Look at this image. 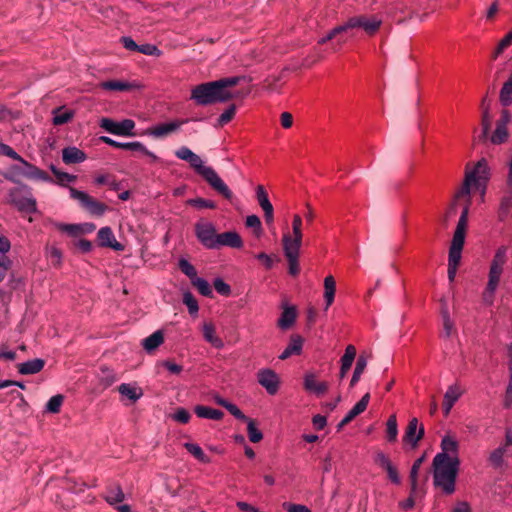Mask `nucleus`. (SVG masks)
I'll return each mask as SVG.
<instances>
[{
    "label": "nucleus",
    "mask_w": 512,
    "mask_h": 512,
    "mask_svg": "<svg viewBox=\"0 0 512 512\" xmlns=\"http://www.w3.org/2000/svg\"><path fill=\"white\" fill-rule=\"evenodd\" d=\"M490 177L491 169L485 158H481L473 167L467 166L465 169L463 183L460 189L455 193L454 200L444 216V222L446 223L448 218L455 213L456 203L458 201H463V209L456 229L467 231L472 194L478 193L480 202H484Z\"/></svg>",
    "instance_id": "1"
},
{
    "label": "nucleus",
    "mask_w": 512,
    "mask_h": 512,
    "mask_svg": "<svg viewBox=\"0 0 512 512\" xmlns=\"http://www.w3.org/2000/svg\"><path fill=\"white\" fill-rule=\"evenodd\" d=\"M441 451L432 461L433 484L446 495L456 491V479L460 468L459 442L447 434L442 437Z\"/></svg>",
    "instance_id": "2"
},
{
    "label": "nucleus",
    "mask_w": 512,
    "mask_h": 512,
    "mask_svg": "<svg viewBox=\"0 0 512 512\" xmlns=\"http://www.w3.org/2000/svg\"><path fill=\"white\" fill-rule=\"evenodd\" d=\"M239 81V77H229L202 83L192 89L191 99L202 106L228 101L233 97L229 88L237 85Z\"/></svg>",
    "instance_id": "3"
},
{
    "label": "nucleus",
    "mask_w": 512,
    "mask_h": 512,
    "mask_svg": "<svg viewBox=\"0 0 512 512\" xmlns=\"http://www.w3.org/2000/svg\"><path fill=\"white\" fill-rule=\"evenodd\" d=\"M507 252L508 249L506 246L499 247L490 263L488 282L483 292V301L488 305L493 303L494 294L499 286L504 266L507 262Z\"/></svg>",
    "instance_id": "4"
},
{
    "label": "nucleus",
    "mask_w": 512,
    "mask_h": 512,
    "mask_svg": "<svg viewBox=\"0 0 512 512\" xmlns=\"http://www.w3.org/2000/svg\"><path fill=\"white\" fill-rule=\"evenodd\" d=\"M188 163L191 168H193L196 173L201 175L207 181V183L219 194H221L226 199L232 198L233 193L226 185V183L212 167L206 166L204 164L203 159L199 155L196 154V156H194V158Z\"/></svg>",
    "instance_id": "5"
},
{
    "label": "nucleus",
    "mask_w": 512,
    "mask_h": 512,
    "mask_svg": "<svg viewBox=\"0 0 512 512\" xmlns=\"http://www.w3.org/2000/svg\"><path fill=\"white\" fill-rule=\"evenodd\" d=\"M347 35L354 29H362L368 35L375 34L382 24V18L376 15H355L344 23Z\"/></svg>",
    "instance_id": "6"
},
{
    "label": "nucleus",
    "mask_w": 512,
    "mask_h": 512,
    "mask_svg": "<svg viewBox=\"0 0 512 512\" xmlns=\"http://www.w3.org/2000/svg\"><path fill=\"white\" fill-rule=\"evenodd\" d=\"M8 201L24 213L36 212V200L27 186H21L10 190Z\"/></svg>",
    "instance_id": "7"
},
{
    "label": "nucleus",
    "mask_w": 512,
    "mask_h": 512,
    "mask_svg": "<svg viewBox=\"0 0 512 512\" xmlns=\"http://www.w3.org/2000/svg\"><path fill=\"white\" fill-rule=\"evenodd\" d=\"M20 165L11 167L10 174H6L5 178L13 181V175L23 176L33 180H40L44 182H52V179L47 173L39 169L38 167L28 163L21 157V160H17Z\"/></svg>",
    "instance_id": "8"
},
{
    "label": "nucleus",
    "mask_w": 512,
    "mask_h": 512,
    "mask_svg": "<svg viewBox=\"0 0 512 512\" xmlns=\"http://www.w3.org/2000/svg\"><path fill=\"white\" fill-rule=\"evenodd\" d=\"M69 193L72 199L76 200L82 208L92 215L102 216L107 210V206L105 204L95 200L84 191L69 187Z\"/></svg>",
    "instance_id": "9"
},
{
    "label": "nucleus",
    "mask_w": 512,
    "mask_h": 512,
    "mask_svg": "<svg viewBox=\"0 0 512 512\" xmlns=\"http://www.w3.org/2000/svg\"><path fill=\"white\" fill-rule=\"evenodd\" d=\"M195 234L202 245L209 249H216V228L212 222L200 220L195 225Z\"/></svg>",
    "instance_id": "10"
},
{
    "label": "nucleus",
    "mask_w": 512,
    "mask_h": 512,
    "mask_svg": "<svg viewBox=\"0 0 512 512\" xmlns=\"http://www.w3.org/2000/svg\"><path fill=\"white\" fill-rule=\"evenodd\" d=\"M100 127L105 131L117 136H134L135 122L131 119L114 121L110 118H102Z\"/></svg>",
    "instance_id": "11"
},
{
    "label": "nucleus",
    "mask_w": 512,
    "mask_h": 512,
    "mask_svg": "<svg viewBox=\"0 0 512 512\" xmlns=\"http://www.w3.org/2000/svg\"><path fill=\"white\" fill-rule=\"evenodd\" d=\"M304 390L316 397H322L329 389V384L326 381L319 380L318 375L314 371H307L303 376Z\"/></svg>",
    "instance_id": "12"
},
{
    "label": "nucleus",
    "mask_w": 512,
    "mask_h": 512,
    "mask_svg": "<svg viewBox=\"0 0 512 512\" xmlns=\"http://www.w3.org/2000/svg\"><path fill=\"white\" fill-rule=\"evenodd\" d=\"M258 383L266 390L270 395H275L280 388V377L279 375L270 368H262L257 372Z\"/></svg>",
    "instance_id": "13"
},
{
    "label": "nucleus",
    "mask_w": 512,
    "mask_h": 512,
    "mask_svg": "<svg viewBox=\"0 0 512 512\" xmlns=\"http://www.w3.org/2000/svg\"><path fill=\"white\" fill-rule=\"evenodd\" d=\"M466 231L455 229L449 248L448 265L458 266L465 243Z\"/></svg>",
    "instance_id": "14"
},
{
    "label": "nucleus",
    "mask_w": 512,
    "mask_h": 512,
    "mask_svg": "<svg viewBox=\"0 0 512 512\" xmlns=\"http://www.w3.org/2000/svg\"><path fill=\"white\" fill-rule=\"evenodd\" d=\"M303 221L300 215L295 214L292 221V233L285 232L282 236L283 246L301 247L303 240Z\"/></svg>",
    "instance_id": "15"
},
{
    "label": "nucleus",
    "mask_w": 512,
    "mask_h": 512,
    "mask_svg": "<svg viewBox=\"0 0 512 512\" xmlns=\"http://www.w3.org/2000/svg\"><path fill=\"white\" fill-rule=\"evenodd\" d=\"M280 308L281 314L277 320V327L283 331L289 330L296 323L298 315L296 306L291 305L287 301H284L281 303Z\"/></svg>",
    "instance_id": "16"
},
{
    "label": "nucleus",
    "mask_w": 512,
    "mask_h": 512,
    "mask_svg": "<svg viewBox=\"0 0 512 512\" xmlns=\"http://www.w3.org/2000/svg\"><path fill=\"white\" fill-rule=\"evenodd\" d=\"M121 401L136 403L143 396V389L137 383H122L118 386Z\"/></svg>",
    "instance_id": "17"
},
{
    "label": "nucleus",
    "mask_w": 512,
    "mask_h": 512,
    "mask_svg": "<svg viewBox=\"0 0 512 512\" xmlns=\"http://www.w3.org/2000/svg\"><path fill=\"white\" fill-rule=\"evenodd\" d=\"M375 463L386 471L387 476L392 483L396 485L400 484L401 479L398 474V470L387 455L381 451L377 452L375 455Z\"/></svg>",
    "instance_id": "18"
},
{
    "label": "nucleus",
    "mask_w": 512,
    "mask_h": 512,
    "mask_svg": "<svg viewBox=\"0 0 512 512\" xmlns=\"http://www.w3.org/2000/svg\"><path fill=\"white\" fill-rule=\"evenodd\" d=\"M424 435L423 426L419 425L417 418H412L405 431V435L403 437V441L407 444H410L412 448H415L419 442V440Z\"/></svg>",
    "instance_id": "19"
},
{
    "label": "nucleus",
    "mask_w": 512,
    "mask_h": 512,
    "mask_svg": "<svg viewBox=\"0 0 512 512\" xmlns=\"http://www.w3.org/2000/svg\"><path fill=\"white\" fill-rule=\"evenodd\" d=\"M464 394V389L461 387L459 383H454L450 385L443 398V412L445 415H448L453 408L454 404L460 399V397Z\"/></svg>",
    "instance_id": "20"
},
{
    "label": "nucleus",
    "mask_w": 512,
    "mask_h": 512,
    "mask_svg": "<svg viewBox=\"0 0 512 512\" xmlns=\"http://www.w3.org/2000/svg\"><path fill=\"white\" fill-rule=\"evenodd\" d=\"M97 237L101 246L112 248L115 251H122L124 249L123 245L115 239L114 233L110 227H102L98 231Z\"/></svg>",
    "instance_id": "21"
},
{
    "label": "nucleus",
    "mask_w": 512,
    "mask_h": 512,
    "mask_svg": "<svg viewBox=\"0 0 512 512\" xmlns=\"http://www.w3.org/2000/svg\"><path fill=\"white\" fill-rule=\"evenodd\" d=\"M227 246L231 248H241L243 246V241L240 235L235 231H227L221 234H218L216 240V248Z\"/></svg>",
    "instance_id": "22"
},
{
    "label": "nucleus",
    "mask_w": 512,
    "mask_h": 512,
    "mask_svg": "<svg viewBox=\"0 0 512 512\" xmlns=\"http://www.w3.org/2000/svg\"><path fill=\"white\" fill-rule=\"evenodd\" d=\"M186 122V120H174L171 122L161 123L154 126L150 134L154 137L161 138L165 137L173 132H176Z\"/></svg>",
    "instance_id": "23"
},
{
    "label": "nucleus",
    "mask_w": 512,
    "mask_h": 512,
    "mask_svg": "<svg viewBox=\"0 0 512 512\" xmlns=\"http://www.w3.org/2000/svg\"><path fill=\"white\" fill-rule=\"evenodd\" d=\"M164 339V332L156 330L148 337L142 339L141 346L148 354H151L164 343Z\"/></svg>",
    "instance_id": "24"
},
{
    "label": "nucleus",
    "mask_w": 512,
    "mask_h": 512,
    "mask_svg": "<svg viewBox=\"0 0 512 512\" xmlns=\"http://www.w3.org/2000/svg\"><path fill=\"white\" fill-rule=\"evenodd\" d=\"M203 338L206 342L217 349L224 347L223 340L217 335L214 324L206 322L202 325Z\"/></svg>",
    "instance_id": "25"
},
{
    "label": "nucleus",
    "mask_w": 512,
    "mask_h": 512,
    "mask_svg": "<svg viewBox=\"0 0 512 512\" xmlns=\"http://www.w3.org/2000/svg\"><path fill=\"white\" fill-rule=\"evenodd\" d=\"M87 159L86 154L75 146H69L62 150V160L65 164L82 163Z\"/></svg>",
    "instance_id": "26"
},
{
    "label": "nucleus",
    "mask_w": 512,
    "mask_h": 512,
    "mask_svg": "<svg viewBox=\"0 0 512 512\" xmlns=\"http://www.w3.org/2000/svg\"><path fill=\"white\" fill-rule=\"evenodd\" d=\"M301 247L283 246L284 255L288 261L289 273L291 275H297L299 273L298 258Z\"/></svg>",
    "instance_id": "27"
},
{
    "label": "nucleus",
    "mask_w": 512,
    "mask_h": 512,
    "mask_svg": "<svg viewBox=\"0 0 512 512\" xmlns=\"http://www.w3.org/2000/svg\"><path fill=\"white\" fill-rule=\"evenodd\" d=\"M303 338L299 335H292L290 341L284 351L280 354L279 358L285 360L292 355H299L302 352Z\"/></svg>",
    "instance_id": "28"
},
{
    "label": "nucleus",
    "mask_w": 512,
    "mask_h": 512,
    "mask_svg": "<svg viewBox=\"0 0 512 512\" xmlns=\"http://www.w3.org/2000/svg\"><path fill=\"white\" fill-rule=\"evenodd\" d=\"M99 140L107 145H110L112 147L119 148V149L133 150V151H138V150L144 149V145L139 141L124 143V142L115 141L108 136H101L99 138Z\"/></svg>",
    "instance_id": "29"
},
{
    "label": "nucleus",
    "mask_w": 512,
    "mask_h": 512,
    "mask_svg": "<svg viewBox=\"0 0 512 512\" xmlns=\"http://www.w3.org/2000/svg\"><path fill=\"white\" fill-rule=\"evenodd\" d=\"M336 292V281L332 275H328L324 279V300L325 310H327L334 302Z\"/></svg>",
    "instance_id": "30"
},
{
    "label": "nucleus",
    "mask_w": 512,
    "mask_h": 512,
    "mask_svg": "<svg viewBox=\"0 0 512 512\" xmlns=\"http://www.w3.org/2000/svg\"><path fill=\"white\" fill-rule=\"evenodd\" d=\"M344 34H347L346 29L344 27V24L338 25V26L334 27L330 32H328L327 35L321 37L318 40V44H320V45L325 44L326 42H328V41L336 38L337 36H339L336 39V43L341 46L347 40V38H345L343 36Z\"/></svg>",
    "instance_id": "31"
},
{
    "label": "nucleus",
    "mask_w": 512,
    "mask_h": 512,
    "mask_svg": "<svg viewBox=\"0 0 512 512\" xmlns=\"http://www.w3.org/2000/svg\"><path fill=\"white\" fill-rule=\"evenodd\" d=\"M344 34H347L346 29L344 27V24L338 25V26L334 27L330 32H328L327 35L321 37L318 40V44H320V45L325 44L326 42H328V41L336 38L337 36H339L336 39V43L341 46L347 40V38H345L343 36Z\"/></svg>",
    "instance_id": "32"
},
{
    "label": "nucleus",
    "mask_w": 512,
    "mask_h": 512,
    "mask_svg": "<svg viewBox=\"0 0 512 512\" xmlns=\"http://www.w3.org/2000/svg\"><path fill=\"white\" fill-rule=\"evenodd\" d=\"M194 411L199 418L204 419L221 420L224 416L222 411L203 405L196 406Z\"/></svg>",
    "instance_id": "33"
},
{
    "label": "nucleus",
    "mask_w": 512,
    "mask_h": 512,
    "mask_svg": "<svg viewBox=\"0 0 512 512\" xmlns=\"http://www.w3.org/2000/svg\"><path fill=\"white\" fill-rule=\"evenodd\" d=\"M44 367V361L41 359H33L18 365L21 374H35L40 372Z\"/></svg>",
    "instance_id": "34"
},
{
    "label": "nucleus",
    "mask_w": 512,
    "mask_h": 512,
    "mask_svg": "<svg viewBox=\"0 0 512 512\" xmlns=\"http://www.w3.org/2000/svg\"><path fill=\"white\" fill-rule=\"evenodd\" d=\"M53 114V124L54 125H63L72 120L74 117V111L70 109H66L64 107L56 108L52 111Z\"/></svg>",
    "instance_id": "35"
},
{
    "label": "nucleus",
    "mask_w": 512,
    "mask_h": 512,
    "mask_svg": "<svg viewBox=\"0 0 512 512\" xmlns=\"http://www.w3.org/2000/svg\"><path fill=\"white\" fill-rule=\"evenodd\" d=\"M185 449L199 462L209 464L211 458L203 451V449L196 443L186 442L184 443Z\"/></svg>",
    "instance_id": "36"
},
{
    "label": "nucleus",
    "mask_w": 512,
    "mask_h": 512,
    "mask_svg": "<svg viewBox=\"0 0 512 512\" xmlns=\"http://www.w3.org/2000/svg\"><path fill=\"white\" fill-rule=\"evenodd\" d=\"M97 379L101 388L106 389L116 382L117 377L113 370L108 367H102L97 375Z\"/></svg>",
    "instance_id": "37"
},
{
    "label": "nucleus",
    "mask_w": 512,
    "mask_h": 512,
    "mask_svg": "<svg viewBox=\"0 0 512 512\" xmlns=\"http://www.w3.org/2000/svg\"><path fill=\"white\" fill-rule=\"evenodd\" d=\"M247 423V433L249 440L253 443H258L263 439L262 432L256 427V423L253 419L248 418L245 415V419H240Z\"/></svg>",
    "instance_id": "38"
},
{
    "label": "nucleus",
    "mask_w": 512,
    "mask_h": 512,
    "mask_svg": "<svg viewBox=\"0 0 512 512\" xmlns=\"http://www.w3.org/2000/svg\"><path fill=\"white\" fill-rule=\"evenodd\" d=\"M499 100L503 106L512 104V72L500 90Z\"/></svg>",
    "instance_id": "39"
},
{
    "label": "nucleus",
    "mask_w": 512,
    "mask_h": 512,
    "mask_svg": "<svg viewBox=\"0 0 512 512\" xmlns=\"http://www.w3.org/2000/svg\"><path fill=\"white\" fill-rule=\"evenodd\" d=\"M441 317L443 322V335L446 338L451 337L455 332L454 322L450 318L448 308L444 306L441 310Z\"/></svg>",
    "instance_id": "40"
},
{
    "label": "nucleus",
    "mask_w": 512,
    "mask_h": 512,
    "mask_svg": "<svg viewBox=\"0 0 512 512\" xmlns=\"http://www.w3.org/2000/svg\"><path fill=\"white\" fill-rule=\"evenodd\" d=\"M100 87L110 91H127L130 90L133 85L127 81L111 80L100 83Z\"/></svg>",
    "instance_id": "41"
},
{
    "label": "nucleus",
    "mask_w": 512,
    "mask_h": 512,
    "mask_svg": "<svg viewBox=\"0 0 512 512\" xmlns=\"http://www.w3.org/2000/svg\"><path fill=\"white\" fill-rule=\"evenodd\" d=\"M214 401L218 405L226 408L236 419H245V414L235 404L225 400L220 396H215Z\"/></svg>",
    "instance_id": "42"
},
{
    "label": "nucleus",
    "mask_w": 512,
    "mask_h": 512,
    "mask_svg": "<svg viewBox=\"0 0 512 512\" xmlns=\"http://www.w3.org/2000/svg\"><path fill=\"white\" fill-rule=\"evenodd\" d=\"M124 498H125V495H124L121 487L118 485L111 486L110 488H108L106 495H105L106 501L111 505L122 502L124 500Z\"/></svg>",
    "instance_id": "43"
},
{
    "label": "nucleus",
    "mask_w": 512,
    "mask_h": 512,
    "mask_svg": "<svg viewBox=\"0 0 512 512\" xmlns=\"http://www.w3.org/2000/svg\"><path fill=\"white\" fill-rule=\"evenodd\" d=\"M366 366H367V359L363 355L359 356L357 359V362H356V366L353 371L352 378L350 380V387H354L358 383V381L361 378V375L363 374L364 370L366 369Z\"/></svg>",
    "instance_id": "44"
},
{
    "label": "nucleus",
    "mask_w": 512,
    "mask_h": 512,
    "mask_svg": "<svg viewBox=\"0 0 512 512\" xmlns=\"http://www.w3.org/2000/svg\"><path fill=\"white\" fill-rule=\"evenodd\" d=\"M508 137L509 133L507 127L496 124L495 131L491 135L490 141L492 144L499 145L505 143L508 140Z\"/></svg>",
    "instance_id": "45"
},
{
    "label": "nucleus",
    "mask_w": 512,
    "mask_h": 512,
    "mask_svg": "<svg viewBox=\"0 0 512 512\" xmlns=\"http://www.w3.org/2000/svg\"><path fill=\"white\" fill-rule=\"evenodd\" d=\"M398 436V425L395 415H391L386 422V438L389 442H395Z\"/></svg>",
    "instance_id": "46"
},
{
    "label": "nucleus",
    "mask_w": 512,
    "mask_h": 512,
    "mask_svg": "<svg viewBox=\"0 0 512 512\" xmlns=\"http://www.w3.org/2000/svg\"><path fill=\"white\" fill-rule=\"evenodd\" d=\"M425 457L422 456L418 458L412 465L411 471H410V481H411V491L412 493H415L418 487V473L421 467V464L423 463Z\"/></svg>",
    "instance_id": "47"
},
{
    "label": "nucleus",
    "mask_w": 512,
    "mask_h": 512,
    "mask_svg": "<svg viewBox=\"0 0 512 512\" xmlns=\"http://www.w3.org/2000/svg\"><path fill=\"white\" fill-rule=\"evenodd\" d=\"M50 169L57 179L56 183L62 186L66 185L67 183L74 182L77 178L75 175L58 170L54 165H52Z\"/></svg>",
    "instance_id": "48"
},
{
    "label": "nucleus",
    "mask_w": 512,
    "mask_h": 512,
    "mask_svg": "<svg viewBox=\"0 0 512 512\" xmlns=\"http://www.w3.org/2000/svg\"><path fill=\"white\" fill-rule=\"evenodd\" d=\"M256 195H257L258 203L263 210L273 207L268 198V194L262 185L257 186Z\"/></svg>",
    "instance_id": "49"
},
{
    "label": "nucleus",
    "mask_w": 512,
    "mask_h": 512,
    "mask_svg": "<svg viewBox=\"0 0 512 512\" xmlns=\"http://www.w3.org/2000/svg\"><path fill=\"white\" fill-rule=\"evenodd\" d=\"M192 284L198 289L203 296H211L212 289L208 281L204 278L197 277L192 281Z\"/></svg>",
    "instance_id": "50"
},
{
    "label": "nucleus",
    "mask_w": 512,
    "mask_h": 512,
    "mask_svg": "<svg viewBox=\"0 0 512 512\" xmlns=\"http://www.w3.org/2000/svg\"><path fill=\"white\" fill-rule=\"evenodd\" d=\"M179 268L187 277L190 278L191 282L198 277L195 267L192 264H190L186 259L179 260Z\"/></svg>",
    "instance_id": "51"
},
{
    "label": "nucleus",
    "mask_w": 512,
    "mask_h": 512,
    "mask_svg": "<svg viewBox=\"0 0 512 512\" xmlns=\"http://www.w3.org/2000/svg\"><path fill=\"white\" fill-rule=\"evenodd\" d=\"M505 453H506L505 446H500V447L496 448L494 451L491 452V454L489 456L490 462L495 467L501 466L503 463V457H504Z\"/></svg>",
    "instance_id": "52"
},
{
    "label": "nucleus",
    "mask_w": 512,
    "mask_h": 512,
    "mask_svg": "<svg viewBox=\"0 0 512 512\" xmlns=\"http://www.w3.org/2000/svg\"><path fill=\"white\" fill-rule=\"evenodd\" d=\"M46 256L54 266H59L61 264L62 253L58 248L54 246L47 247Z\"/></svg>",
    "instance_id": "53"
},
{
    "label": "nucleus",
    "mask_w": 512,
    "mask_h": 512,
    "mask_svg": "<svg viewBox=\"0 0 512 512\" xmlns=\"http://www.w3.org/2000/svg\"><path fill=\"white\" fill-rule=\"evenodd\" d=\"M512 45V30L507 33L498 43V46L494 53V58L501 55L508 47Z\"/></svg>",
    "instance_id": "54"
},
{
    "label": "nucleus",
    "mask_w": 512,
    "mask_h": 512,
    "mask_svg": "<svg viewBox=\"0 0 512 512\" xmlns=\"http://www.w3.org/2000/svg\"><path fill=\"white\" fill-rule=\"evenodd\" d=\"M183 303L187 306L190 314H196L198 312V302L190 292L184 293Z\"/></svg>",
    "instance_id": "55"
},
{
    "label": "nucleus",
    "mask_w": 512,
    "mask_h": 512,
    "mask_svg": "<svg viewBox=\"0 0 512 512\" xmlns=\"http://www.w3.org/2000/svg\"><path fill=\"white\" fill-rule=\"evenodd\" d=\"M56 228L70 236L76 237L80 235L79 224L57 223Z\"/></svg>",
    "instance_id": "56"
},
{
    "label": "nucleus",
    "mask_w": 512,
    "mask_h": 512,
    "mask_svg": "<svg viewBox=\"0 0 512 512\" xmlns=\"http://www.w3.org/2000/svg\"><path fill=\"white\" fill-rule=\"evenodd\" d=\"M63 403V397L61 395H55L49 399L46 404V410L51 413H57Z\"/></svg>",
    "instance_id": "57"
},
{
    "label": "nucleus",
    "mask_w": 512,
    "mask_h": 512,
    "mask_svg": "<svg viewBox=\"0 0 512 512\" xmlns=\"http://www.w3.org/2000/svg\"><path fill=\"white\" fill-rule=\"evenodd\" d=\"M246 226L254 229L256 236H260L262 231L260 218L256 215H249L246 218Z\"/></svg>",
    "instance_id": "58"
},
{
    "label": "nucleus",
    "mask_w": 512,
    "mask_h": 512,
    "mask_svg": "<svg viewBox=\"0 0 512 512\" xmlns=\"http://www.w3.org/2000/svg\"><path fill=\"white\" fill-rule=\"evenodd\" d=\"M175 156L180 160L190 162L194 156H196V153H194L190 148L182 146L175 151Z\"/></svg>",
    "instance_id": "59"
},
{
    "label": "nucleus",
    "mask_w": 512,
    "mask_h": 512,
    "mask_svg": "<svg viewBox=\"0 0 512 512\" xmlns=\"http://www.w3.org/2000/svg\"><path fill=\"white\" fill-rule=\"evenodd\" d=\"M187 204L191 205V206H194L196 208H199V209H203V208L213 209V208H215V203L213 201L206 200V199H203V198L189 199L187 201Z\"/></svg>",
    "instance_id": "60"
},
{
    "label": "nucleus",
    "mask_w": 512,
    "mask_h": 512,
    "mask_svg": "<svg viewBox=\"0 0 512 512\" xmlns=\"http://www.w3.org/2000/svg\"><path fill=\"white\" fill-rule=\"evenodd\" d=\"M236 113V107L235 105L229 106L220 116L218 119V123L220 126H223L227 124L229 121L232 120Z\"/></svg>",
    "instance_id": "61"
},
{
    "label": "nucleus",
    "mask_w": 512,
    "mask_h": 512,
    "mask_svg": "<svg viewBox=\"0 0 512 512\" xmlns=\"http://www.w3.org/2000/svg\"><path fill=\"white\" fill-rule=\"evenodd\" d=\"M190 413L184 408H178L172 415V419L179 423H188L190 420Z\"/></svg>",
    "instance_id": "62"
},
{
    "label": "nucleus",
    "mask_w": 512,
    "mask_h": 512,
    "mask_svg": "<svg viewBox=\"0 0 512 512\" xmlns=\"http://www.w3.org/2000/svg\"><path fill=\"white\" fill-rule=\"evenodd\" d=\"M450 512H472L471 505L465 500H457Z\"/></svg>",
    "instance_id": "63"
},
{
    "label": "nucleus",
    "mask_w": 512,
    "mask_h": 512,
    "mask_svg": "<svg viewBox=\"0 0 512 512\" xmlns=\"http://www.w3.org/2000/svg\"><path fill=\"white\" fill-rule=\"evenodd\" d=\"M282 506L287 512H311V510L307 506L302 504L284 502Z\"/></svg>",
    "instance_id": "64"
}]
</instances>
